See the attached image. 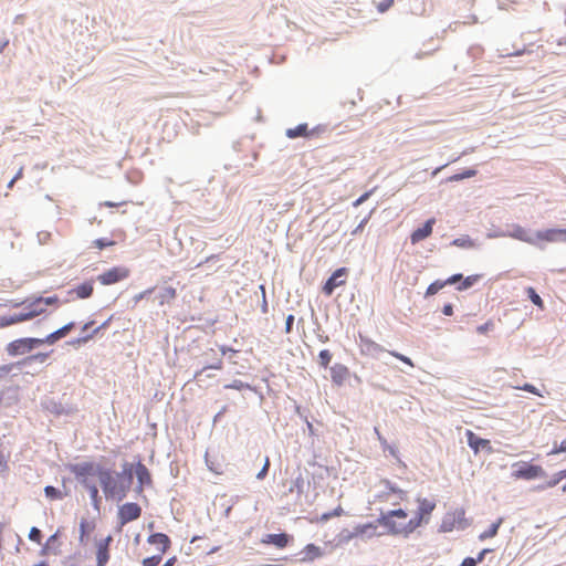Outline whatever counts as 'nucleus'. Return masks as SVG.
Here are the masks:
<instances>
[{
    "mask_svg": "<svg viewBox=\"0 0 566 566\" xmlns=\"http://www.w3.org/2000/svg\"><path fill=\"white\" fill-rule=\"evenodd\" d=\"M506 237L544 250L545 242H566V229L552 228L532 231L517 223H513L510 226V229L506 230Z\"/></svg>",
    "mask_w": 566,
    "mask_h": 566,
    "instance_id": "nucleus-1",
    "label": "nucleus"
},
{
    "mask_svg": "<svg viewBox=\"0 0 566 566\" xmlns=\"http://www.w3.org/2000/svg\"><path fill=\"white\" fill-rule=\"evenodd\" d=\"M408 516V512L405 509H395L388 510L386 512H380L377 517V523L385 528L386 533L394 536H402L408 538L410 536L409 528L407 527V523L397 522L398 520H406Z\"/></svg>",
    "mask_w": 566,
    "mask_h": 566,
    "instance_id": "nucleus-2",
    "label": "nucleus"
},
{
    "mask_svg": "<svg viewBox=\"0 0 566 566\" xmlns=\"http://www.w3.org/2000/svg\"><path fill=\"white\" fill-rule=\"evenodd\" d=\"M417 503L418 509L415 516L407 522V527L409 528L410 534H412L422 524L429 523L430 516L437 506L434 501L420 496L417 497Z\"/></svg>",
    "mask_w": 566,
    "mask_h": 566,
    "instance_id": "nucleus-3",
    "label": "nucleus"
},
{
    "mask_svg": "<svg viewBox=\"0 0 566 566\" xmlns=\"http://www.w3.org/2000/svg\"><path fill=\"white\" fill-rule=\"evenodd\" d=\"M65 469L74 474L75 480L84 489L91 490L93 486H96V484L90 479L91 476H95V462L85 461L81 463H67L65 464Z\"/></svg>",
    "mask_w": 566,
    "mask_h": 566,
    "instance_id": "nucleus-4",
    "label": "nucleus"
},
{
    "mask_svg": "<svg viewBox=\"0 0 566 566\" xmlns=\"http://www.w3.org/2000/svg\"><path fill=\"white\" fill-rule=\"evenodd\" d=\"M116 502H122L130 491L134 481V465L129 462L122 464V471L116 472Z\"/></svg>",
    "mask_w": 566,
    "mask_h": 566,
    "instance_id": "nucleus-5",
    "label": "nucleus"
},
{
    "mask_svg": "<svg viewBox=\"0 0 566 566\" xmlns=\"http://www.w3.org/2000/svg\"><path fill=\"white\" fill-rule=\"evenodd\" d=\"M42 345H44L43 338L22 337L10 342L6 347V352L9 356L15 357L30 354Z\"/></svg>",
    "mask_w": 566,
    "mask_h": 566,
    "instance_id": "nucleus-6",
    "label": "nucleus"
},
{
    "mask_svg": "<svg viewBox=\"0 0 566 566\" xmlns=\"http://www.w3.org/2000/svg\"><path fill=\"white\" fill-rule=\"evenodd\" d=\"M470 525L469 521L465 518V512L463 509H457L452 512H447L441 521V524L438 528L439 533H449L454 528L457 530H465Z\"/></svg>",
    "mask_w": 566,
    "mask_h": 566,
    "instance_id": "nucleus-7",
    "label": "nucleus"
},
{
    "mask_svg": "<svg viewBox=\"0 0 566 566\" xmlns=\"http://www.w3.org/2000/svg\"><path fill=\"white\" fill-rule=\"evenodd\" d=\"M95 475L98 476L103 493L107 500L115 501L116 496V479L113 471L98 463H95Z\"/></svg>",
    "mask_w": 566,
    "mask_h": 566,
    "instance_id": "nucleus-8",
    "label": "nucleus"
},
{
    "mask_svg": "<svg viewBox=\"0 0 566 566\" xmlns=\"http://www.w3.org/2000/svg\"><path fill=\"white\" fill-rule=\"evenodd\" d=\"M513 468H515V470L512 472V476L515 479L530 481L537 478H544L547 475L545 470L541 465L533 464L530 462H516L513 464Z\"/></svg>",
    "mask_w": 566,
    "mask_h": 566,
    "instance_id": "nucleus-9",
    "label": "nucleus"
},
{
    "mask_svg": "<svg viewBox=\"0 0 566 566\" xmlns=\"http://www.w3.org/2000/svg\"><path fill=\"white\" fill-rule=\"evenodd\" d=\"M130 271L125 266H113L97 275V281L103 285H112L127 279Z\"/></svg>",
    "mask_w": 566,
    "mask_h": 566,
    "instance_id": "nucleus-10",
    "label": "nucleus"
},
{
    "mask_svg": "<svg viewBox=\"0 0 566 566\" xmlns=\"http://www.w3.org/2000/svg\"><path fill=\"white\" fill-rule=\"evenodd\" d=\"M118 520L120 525H126L142 515V507L138 503L127 502L118 507Z\"/></svg>",
    "mask_w": 566,
    "mask_h": 566,
    "instance_id": "nucleus-11",
    "label": "nucleus"
},
{
    "mask_svg": "<svg viewBox=\"0 0 566 566\" xmlns=\"http://www.w3.org/2000/svg\"><path fill=\"white\" fill-rule=\"evenodd\" d=\"M359 348L360 353L365 356H370L373 358H379L381 353L387 352L381 345L377 344L373 339L367 336H363L359 334Z\"/></svg>",
    "mask_w": 566,
    "mask_h": 566,
    "instance_id": "nucleus-12",
    "label": "nucleus"
},
{
    "mask_svg": "<svg viewBox=\"0 0 566 566\" xmlns=\"http://www.w3.org/2000/svg\"><path fill=\"white\" fill-rule=\"evenodd\" d=\"M346 268L335 270L332 275L325 281L322 291L325 295L331 296L336 287L343 285L345 281L342 279L346 275Z\"/></svg>",
    "mask_w": 566,
    "mask_h": 566,
    "instance_id": "nucleus-13",
    "label": "nucleus"
},
{
    "mask_svg": "<svg viewBox=\"0 0 566 566\" xmlns=\"http://www.w3.org/2000/svg\"><path fill=\"white\" fill-rule=\"evenodd\" d=\"M378 526L380 525L377 523V518L373 522L358 524L354 527V535H356V537L371 538L374 536H381L387 534L386 531L377 532Z\"/></svg>",
    "mask_w": 566,
    "mask_h": 566,
    "instance_id": "nucleus-14",
    "label": "nucleus"
},
{
    "mask_svg": "<svg viewBox=\"0 0 566 566\" xmlns=\"http://www.w3.org/2000/svg\"><path fill=\"white\" fill-rule=\"evenodd\" d=\"M42 407L57 417L63 415L70 416L74 412V409L72 407L64 406L62 402L56 401L53 398H45L42 401Z\"/></svg>",
    "mask_w": 566,
    "mask_h": 566,
    "instance_id": "nucleus-15",
    "label": "nucleus"
},
{
    "mask_svg": "<svg viewBox=\"0 0 566 566\" xmlns=\"http://www.w3.org/2000/svg\"><path fill=\"white\" fill-rule=\"evenodd\" d=\"M434 223H436V219L430 218V219L426 220L421 227H418L417 229H415L412 231V233L410 234L411 243L416 244V243L427 239L432 233Z\"/></svg>",
    "mask_w": 566,
    "mask_h": 566,
    "instance_id": "nucleus-16",
    "label": "nucleus"
},
{
    "mask_svg": "<svg viewBox=\"0 0 566 566\" xmlns=\"http://www.w3.org/2000/svg\"><path fill=\"white\" fill-rule=\"evenodd\" d=\"M94 292V280H86L71 290H69L67 294L70 296L75 295L78 300H86L90 298L93 295Z\"/></svg>",
    "mask_w": 566,
    "mask_h": 566,
    "instance_id": "nucleus-17",
    "label": "nucleus"
},
{
    "mask_svg": "<svg viewBox=\"0 0 566 566\" xmlns=\"http://www.w3.org/2000/svg\"><path fill=\"white\" fill-rule=\"evenodd\" d=\"M467 441H468V446L474 453H479L480 451H482L484 449L488 450L489 452L492 451L490 440L479 437L471 430L467 431Z\"/></svg>",
    "mask_w": 566,
    "mask_h": 566,
    "instance_id": "nucleus-18",
    "label": "nucleus"
},
{
    "mask_svg": "<svg viewBox=\"0 0 566 566\" xmlns=\"http://www.w3.org/2000/svg\"><path fill=\"white\" fill-rule=\"evenodd\" d=\"M75 322H69L56 331L50 333L45 337H43L44 344L54 345L57 340L65 337L73 328H75Z\"/></svg>",
    "mask_w": 566,
    "mask_h": 566,
    "instance_id": "nucleus-19",
    "label": "nucleus"
},
{
    "mask_svg": "<svg viewBox=\"0 0 566 566\" xmlns=\"http://www.w3.org/2000/svg\"><path fill=\"white\" fill-rule=\"evenodd\" d=\"M223 368V361L222 358H214L211 361H206L205 365L195 371L192 379L197 382H205V379H202V375L206 371L209 370H221Z\"/></svg>",
    "mask_w": 566,
    "mask_h": 566,
    "instance_id": "nucleus-20",
    "label": "nucleus"
},
{
    "mask_svg": "<svg viewBox=\"0 0 566 566\" xmlns=\"http://www.w3.org/2000/svg\"><path fill=\"white\" fill-rule=\"evenodd\" d=\"M147 542L151 545H160L158 549L161 554H165L171 546L170 537L161 532L151 533L148 536Z\"/></svg>",
    "mask_w": 566,
    "mask_h": 566,
    "instance_id": "nucleus-21",
    "label": "nucleus"
},
{
    "mask_svg": "<svg viewBox=\"0 0 566 566\" xmlns=\"http://www.w3.org/2000/svg\"><path fill=\"white\" fill-rule=\"evenodd\" d=\"M24 311L27 312L30 321L39 315L46 313V308L40 302L39 296L33 297V298H28V304L24 307Z\"/></svg>",
    "mask_w": 566,
    "mask_h": 566,
    "instance_id": "nucleus-22",
    "label": "nucleus"
},
{
    "mask_svg": "<svg viewBox=\"0 0 566 566\" xmlns=\"http://www.w3.org/2000/svg\"><path fill=\"white\" fill-rule=\"evenodd\" d=\"M331 378L335 385H343L349 375V369L343 364H334L331 368Z\"/></svg>",
    "mask_w": 566,
    "mask_h": 566,
    "instance_id": "nucleus-23",
    "label": "nucleus"
},
{
    "mask_svg": "<svg viewBox=\"0 0 566 566\" xmlns=\"http://www.w3.org/2000/svg\"><path fill=\"white\" fill-rule=\"evenodd\" d=\"M134 473L136 474L137 483L140 484V486H147L151 484L150 472L142 461H138L134 465Z\"/></svg>",
    "mask_w": 566,
    "mask_h": 566,
    "instance_id": "nucleus-24",
    "label": "nucleus"
},
{
    "mask_svg": "<svg viewBox=\"0 0 566 566\" xmlns=\"http://www.w3.org/2000/svg\"><path fill=\"white\" fill-rule=\"evenodd\" d=\"M290 538V535L286 533L266 534L262 543L274 545L277 548H284L287 546Z\"/></svg>",
    "mask_w": 566,
    "mask_h": 566,
    "instance_id": "nucleus-25",
    "label": "nucleus"
},
{
    "mask_svg": "<svg viewBox=\"0 0 566 566\" xmlns=\"http://www.w3.org/2000/svg\"><path fill=\"white\" fill-rule=\"evenodd\" d=\"M30 321L25 311L21 313H14L12 315L0 316V328H6L10 325Z\"/></svg>",
    "mask_w": 566,
    "mask_h": 566,
    "instance_id": "nucleus-26",
    "label": "nucleus"
},
{
    "mask_svg": "<svg viewBox=\"0 0 566 566\" xmlns=\"http://www.w3.org/2000/svg\"><path fill=\"white\" fill-rule=\"evenodd\" d=\"M285 135L290 139H295L298 137H308L312 133L308 130V125L306 123H302L293 128H287Z\"/></svg>",
    "mask_w": 566,
    "mask_h": 566,
    "instance_id": "nucleus-27",
    "label": "nucleus"
},
{
    "mask_svg": "<svg viewBox=\"0 0 566 566\" xmlns=\"http://www.w3.org/2000/svg\"><path fill=\"white\" fill-rule=\"evenodd\" d=\"M450 244L458 247V248H462V249H480L481 248V243L471 239L468 234L455 238L454 240H452V242Z\"/></svg>",
    "mask_w": 566,
    "mask_h": 566,
    "instance_id": "nucleus-28",
    "label": "nucleus"
},
{
    "mask_svg": "<svg viewBox=\"0 0 566 566\" xmlns=\"http://www.w3.org/2000/svg\"><path fill=\"white\" fill-rule=\"evenodd\" d=\"M503 517H499L495 522H493L489 527L488 530H485L484 532H482L480 535H479V539L480 541H485L488 538H492L494 536H496L497 532H499V528L500 526L502 525L503 523Z\"/></svg>",
    "mask_w": 566,
    "mask_h": 566,
    "instance_id": "nucleus-29",
    "label": "nucleus"
},
{
    "mask_svg": "<svg viewBox=\"0 0 566 566\" xmlns=\"http://www.w3.org/2000/svg\"><path fill=\"white\" fill-rule=\"evenodd\" d=\"M44 495L50 499L51 501H60L62 500L64 496H67L69 495V491L65 490L64 492H62L60 489L53 486V485H46L44 488Z\"/></svg>",
    "mask_w": 566,
    "mask_h": 566,
    "instance_id": "nucleus-30",
    "label": "nucleus"
},
{
    "mask_svg": "<svg viewBox=\"0 0 566 566\" xmlns=\"http://www.w3.org/2000/svg\"><path fill=\"white\" fill-rule=\"evenodd\" d=\"M525 294L536 307L544 310V301L533 286L525 287Z\"/></svg>",
    "mask_w": 566,
    "mask_h": 566,
    "instance_id": "nucleus-31",
    "label": "nucleus"
},
{
    "mask_svg": "<svg viewBox=\"0 0 566 566\" xmlns=\"http://www.w3.org/2000/svg\"><path fill=\"white\" fill-rule=\"evenodd\" d=\"M176 297V289L172 286H165L160 289L157 298L159 300L160 304H164L166 302H170Z\"/></svg>",
    "mask_w": 566,
    "mask_h": 566,
    "instance_id": "nucleus-32",
    "label": "nucleus"
},
{
    "mask_svg": "<svg viewBox=\"0 0 566 566\" xmlns=\"http://www.w3.org/2000/svg\"><path fill=\"white\" fill-rule=\"evenodd\" d=\"M476 174H478L476 169L468 168V169H464L461 172H458V174H454V175L450 176L447 179V181H449V182L461 181L463 179L472 178V177L476 176Z\"/></svg>",
    "mask_w": 566,
    "mask_h": 566,
    "instance_id": "nucleus-33",
    "label": "nucleus"
},
{
    "mask_svg": "<svg viewBox=\"0 0 566 566\" xmlns=\"http://www.w3.org/2000/svg\"><path fill=\"white\" fill-rule=\"evenodd\" d=\"M304 479L301 472L292 480L291 486L289 488L290 493L296 492L297 495H301L304 492Z\"/></svg>",
    "mask_w": 566,
    "mask_h": 566,
    "instance_id": "nucleus-34",
    "label": "nucleus"
},
{
    "mask_svg": "<svg viewBox=\"0 0 566 566\" xmlns=\"http://www.w3.org/2000/svg\"><path fill=\"white\" fill-rule=\"evenodd\" d=\"M374 432L380 442V446L384 451H388L391 455L396 457L398 453V450L396 447L388 444L387 440L381 436L379 429L377 427L374 428Z\"/></svg>",
    "mask_w": 566,
    "mask_h": 566,
    "instance_id": "nucleus-35",
    "label": "nucleus"
},
{
    "mask_svg": "<svg viewBox=\"0 0 566 566\" xmlns=\"http://www.w3.org/2000/svg\"><path fill=\"white\" fill-rule=\"evenodd\" d=\"M480 280L479 274L465 276L461 280V283L457 286L458 291H465L472 287Z\"/></svg>",
    "mask_w": 566,
    "mask_h": 566,
    "instance_id": "nucleus-36",
    "label": "nucleus"
},
{
    "mask_svg": "<svg viewBox=\"0 0 566 566\" xmlns=\"http://www.w3.org/2000/svg\"><path fill=\"white\" fill-rule=\"evenodd\" d=\"M87 492L90 494L91 503H92L93 509L99 514V512H101V504H102V497L99 496V492H98L97 486H93V489L87 490Z\"/></svg>",
    "mask_w": 566,
    "mask_h": 566,
    "instance_id": "nucleus-37",
    "label": "nucleus"
},
{
    "mask_svg": "<svg viewBox=\"0 0 566 566\" xmlns=\"http://www.w3.org/2000/svg\"><path fill=\"white\" fill-rule=\"evenodd\" d=\"M382 483L389 492L397 494L401 501H405L407 499V491L401 490L390 480H384Z\"/></svg>",
    "mask_w": 566,
    "mask_h": 566,
    "instance_id": "nucleus-38",
    "label": "nucleus"
},
{
    "mask_svg": "<svg viewBox=\"0 0 566 566\" xmlns=\"http://www.w3.org/2000/svg\"><path fill=\"white\" fill-rule=\"evenodd\" d=\"M322 555L321 547L316 546L315 544H307L305 546V558L313 560Z\"/></svg>",
    "mask_w": 566,
    "mask_h": 566,
    "instance_id": "nucleus-39",
    "label": "nucleus"
},
{
    "mask_svg": "<svg viewBox=\"0 0 566 566\" xmlns=\"http://www.w3.org/2000/svg\"><path fill=\"white\" fill-rule=\"evenodd\" d=\"M224 389H235V390H255L254 387L248 382H244L240 379H234L232 382L224 385Z\"/></svg>",
    "mask_w": 566,
    "mask_h": 566,
    "instance_id": "nucleus-40",
    "label": "nucleus"
},
{
    "mask_svg": "<svg viewBox=\"0 0 566 566\" xmlns=\"http://www.w3.org/2000/svg\"><path fill=\"white\" fill-rule=\"evenodd\" d=\"M446 285H444V282L441 281V280H436L434 282H432L431 284H429V286L427 287L426 290V294L424 296L426 297H430L434 294H437L441 289H443Z\"/></svg>",
    "mask_w": 566,
    "mask_h": 566,
    "instance_id": "nucleus-41",
    "label": "nucleus"
},
{
    "mask_svg": "<svg viewBox=\"0 0 566 566\" xmlns=\"http://www.w3.org/2000/svg\"><path fill=\"white\" fill-rule=\"evenodd\" d=\"M92 339H93V334L87 333V334H82L81 336L71 339L70 342H67V344L73 347H78L81 345L87 344Z\"/></svg>",
    "mask_w": 566,
    "mask_h": 566,
    "instance_id": "nucleus-42",
    "label": "nucleus"
},
{
    "mask_svg": "<svg viewBox=\"0 0 566 566\" xmlns=\"http://www.w3.org/2000/svg\"><path fill=\"white\" fill-rule=\"evenodd\" d=\"M333 358L332 353L328 349H322L318 354V364L323 368H327Z\"/></svg>",
    "mask_w": 566,
    "mask_h": 566,
    "instance_id": "nucleus-43",
    "label": "nucleus"
},
{
    "mask_svg": "<svg viewBox=\"0 0 566 566\" xmlns=\"http://www.w3.org/2000/svg\"><path fill=\"white\" fill-rule=\"evenodd\" d=\"M344 514V510L340 505H338L337 507H335L334 510L329 511V512H325L321 515L319 517V521L322 522H327L328 520H331L332 517H336V516H340Z\"/></svg>",
    "mask_w": 566,
    "mask_h": 566,
    "instance_id": "nucleus-44",
    "label": "nucleus"
},
{
    "mask_svg": "<svg viewBox=\"0 0 566 566\" xmlns=\"http://www.w3.org/2000/svg\"><path fill=\"white\" fill-rule=\"evenodd\" d=\"M34 364H35V361L33 360L32 355L25 356L21 360L15 361L17 373H14L13 375L17 376L19 374V371H21L22 368L32 367Z\"/></svg>",
    "mask_w": 566,
    "mask_h": 566,
    "instance_id": "nucleus-45",
    "label": "nucleus"
},
{
    "mask_svg": "<svg viewBox=\"0 0 566 566\" xmlns=\"http://www.w3.org/2000/svg\"><path fill=\"white\" fill-rule=\"evenodd\" d=\"M566 479V469L560 470L553 474V476L546 482V486H556L562 480Z\"/></svg>",
    "mask_w": 566,
    "mask_h": 566,
    "instance_id": "nucleus-46",
    "label": "nucleus"
},
{
    "mask_svg": "<svg viewBox=\"0 0 566 566\" xmlns=\"http://www.w3.org/2000/svg\"><path fill=\"white\" fill-rule=\"evenodd\" d=\"M163 555L160 552L157 555H153L149 557H146L142 560L143 566H158L163 559Z\"/></svg>",
    "mask_w": 566,
    "mask_h": 566,
    "instance_id": "nucleus-47",
    "label": "nucleus"
},
{
    "mask_svg": "<svg viewBox=\"0 0 566 566\" xmlns=\"http://www.w3.org/2000/svg\"><path fill=\"white\" fill-rule=\"evenodd\" d=\"M109 559V551H97L96 552V565L105 566Z\"/></svg>",
    "mask_w": 566,
    "mask_h": 566,
    "instance_id": "nucleus-48",
    "label": "nucleus"
},
{
    "mask_svg": "<svg viewBox=\"0 0 566 566\" xmlns=\"http://www.w3.org/2000/svg\"><path fill=\"white\" fill-rule=\"evenodd\" d=\"M356 535H354V530L353 531H349L347 528H344L340 531V533L338 534V541L339 543H348L349 541H352L353 538H355Z\"/></svg>",
    "mask_w": 566,
    "mask_h": 566,
    "instance_id": "nucleus-49",
    "label": "nucleus"
},
{
    "mask_svg": "<svg viewBox=\"0 0 566 566\" xmlns=\"http://www.w3.org/2000/svg\"><path fill=\"white\" fill-rule=\"evenodd\" d=\"M42 537H43V535H42V532L40 528H38L36 526L31 527V530L29 532L30 541L41 544Z\"/></svg>",
    "mask_w": 566,
    "mask_h": 566,
    "instance_id": "nucleus-50",
    "label": "nucleus"
},
{
    "mask_svg": "<svg viewBox=\"0 0 566 566\" xmlns=\"http://www.w3.org/2000/svg\"><path fill=\"white\" fill-rule=\"evenodd\" d=\"M115 244V241L111 240V239H107V238H98L94 241V245L99 249V250H104L108 247H112Z\"/></svg>",
    "mask_w": 566,
    "mask_h": 566,
    "instance_id": "nucleus-51",
    "label": "nucleus"
},
{
    "mask_svg": "<svg viewBox=\"0 0 566 566\" xmlns=\"http://www.w3.org/2000/svg\"><path fill=\"white\" fill-rule=\"evenodd\" d=\"M113 319V315L105 319L102 324L93 328L90 333L93 334V338L97 336L102 331H105L109 327L111 322Z\"/></svg>",
    "mask_w": 566,
    "mask_h": 566,
    "instance_id": "nucleus-52",
    "label": "nucleus"
},
{
    "mask_svg": "<svg viewBox=\"0 0 566 566\" xmlns=\"http://www.w3.org/2000/svg\"><path fill=\"white\" fill-rule=\"evenodd\" d=\"M17 370L15 363L0 365V379L4 378L8 374Z\"/></svg>",
    "mask_w": 566,
    "mask_h": 566,
    "instance_id": "nucleus-53",
    "label": "nucleus"
},
{
    "mask_svg": "<svg viewBox=\"0 0 566 566\" xmlns=\"http://www.w3.org/2000/svg\"><path fill=\"white\" fill-rule=\"evenodd\" d=\"M40 297V302L42 303V305H44L45 307L46 306H51V305H57L60 300L57 297V295H51V296H39Z\"/></svg>",
    "mask_w": 566,
    "mask_h": 566,
    "instance_id": "nucleus-54",
    "label": "nucleus"
},
{
    "mask_svg": "<svg viewBox=\"0 0 566 566\" xmlns=\"http://www.w3.org/2000/svg\"><path fill=\"white\" fill-rule=\"evenodd\" d=\"M388 353H389L391 356H394V357H396L397 359H399L400 361H402L403 364H407V365H408V366H410V367H413V366H415L410 357H408V356H406V355H403V354H400V353H398V352H395V350H388Z\"/></svg>",
    "mask_w": 566,
    "mask_h": 566,
    "instance_id": "nucleus-55",
    "label": "nucleus"
},
{
    "mask_svg": "<svg viewBox=\"0 0 566 566\" xmlns=\"http://www.w3.org/2000/svg\"><path fill=\"white\" fill-rule=\"evenodd\" d=\"M504 237H506V231H504L500 228L491 229L486 232L488 239H496V238H504Z\"/></svg>",
    "mask_w": 566,
    "mask_h": 566,
    "instance_id": "nucleus-56",
    "label": "nucleus"
},
{
    "mask_svg": "<svg viewBox=\"0 0 566 566\" xmlns=\"http://www.w3.org/2000/svg\"><path fill=\"white\" fill-rule=\"evenodd\" d=\"M269 469H270V459H269V457H265L264 464H263L262 469L258 472L256 479L258 480L265 479V476L268 475Z\"/></svg>",
    "mask_w": 566,
    "mask_h": 566,
    "instance_id": "nucleus-57",
    "label": "nucleus"
},
{
    "mask_svg": "<svg viewBox=\"0 0 566 566\" xmlns=\"http://www.w3.org/2000/svg\"><path fill=\"white\" fill-rule=\"evenodd\" d=\"M51 353H52V350L48 352V353H36V354H31V355H32V358L35 361V364H43L48 360Z\"/></svg>",
    "mask_w": 566,
    "mask_h": 566,
    "instance_id": "nucleus-58",
    "label": "nucleus"
},
{
    "mask_svg": "<svg viewBox=\"0 0 566 566\" xmlns=\"http://www.w3.org/2000/svg\"><path fill=\"white\" fill-rule=\"evenodd\" d=\"M155 291V287H150V289H147L138 294H136L134 297H133V302H134V305H136L137 303H139L142 300H144L145 297H147L148 295H150L153 292Z\"/></svg>",
    "mask_w": 566,
    "mask_h": 566,
    "instance_id": "nucleus-59",
    "label": "nucleus"
},
{
    "mask_svg": "<svg viewBox=\"0 0 566 566\" xmlns=\"http://www.w3.org/2000/svg\"><path fill=\"white\" fill-rule=\"evenodd\" d=\"M517 388H518V389H521V390H524V391L531 392V394H533V395H536V396H541V397L543 396V395L539 392V390H538L534 385H532V384H530V382H525L523 386L517 387Z\"/></svg>",
    "mask_w": 566,
    "mask_h": 566,
    "instance_id": "nucleus-60",
    "label": "nucleus"
},
{
    "mask_svg": "<svg viewBox=\"0 0 566 566\" xmlns=\"http://www.w3.org/2000/svg\"><path fill=\"white\" fill-rule=\"evenodd\" d=\"M395 0H381L377 3V10L380 13L386 12Z\"/></svg>",
    "mask_w": 566,
    "mask_h": 566,
    "instance_id": "nucleus-61",
    "label": "nucleus"
},
{
    "mask_svg": "<svg viewBox=\"0 0 566 566\" xmlns=\"http://www.w3.org/2000/svg\"><path fill=\"white\" fill-rule=\"evenodd\" d=\"M562 452H566V438L559 444L555 442L554 448L551 450L549 454H557Z\"/></svg>",
    "mask_w": 566,
    "mask_h": 566,
    "instance_id": "nucleus-62",
    "label": "nucleus"
},
{
    "mask_svg": "<svg viewBox=\"0 0 566 566\" xmlns=\"http://www.w3.org/2000/svg\"><path fill=\"white\" fill-rule=\"evenodd\" d=\"M493 326H494V324L491 321H488L484 324L479 325L476 327V333L481 334V335L486 334L489 331H491L493 328Z\"/></svg>",
    "mask_w": 566,
    "mask_h": 566,
    "instance_id": "nucleus-63",
    "label": "nucleus"
},
{
    "mask_svg": "<svg viewBox=\"0 0 566 566\" xmlns=\"http://www.w3.org/2000/svg\"><path fill=\"white\" fill-rule=\"evenodd\" d=\"M463 279V275L461 273H455L451 276H449L447 280H444V285H452V284H455L458 282L461 283V280Z\"/></svg>",
    "mask_w": 566,
    "mask_h": 566,
    "instance_id": "nucleus-64",
    "label": "nucleus"
}]
</instances>
